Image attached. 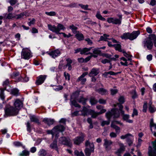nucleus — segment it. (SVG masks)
I'll list each match as a JSON object with an SVG mask.
<instances>
[{
	"mask_svg": "<svg viewBox=\"0 0 156 156\" xmlns=\"http://www.w3.org/2000/svg\"><path fill=\"white\" fill-rule=\"evenodd\" d=\"M64 75L65 77V79L69 80L70 79V75L68 73L65 72L64 73Z\"/></svg>",
	"mask_w": 156,
	"mask_h": 156,
	"instance_id": "nucleus-45",
	"label": "nucleus"
},
{
	"mask_svg": "<svg viewBox=\"0 0 156 156\" xmlns=\"http://www.w3.org/2000/svg\"><path fill=\"white\" fill-rule=\"evenodd\" d=\"M120 73V72L115 73L113 71H110L108 72V74L110 75H116Z\"/></svg>",
	"mask_w": 156,
	"mask_h": 156,
	"instance_id": "nucleus-54",
	"label": "nucleus"
},
{
	"mask_svg": "<svg viewBox=\"0 0 156 156\" xmlns=\"http://www.w3.org/2000/svg\"><path fill=\"white\" fill-rule=\"evenodd\" d=\"M118 101L120 104H123L125 101V99L124 98L123 96H120L119 97Z\"/></svg>",
	"mask_w": 156,
	"mask_h": 156,
	"instance_id": "nucleus-46",
	"label": "nucleus"
},
{
	"mask_svg": "<svg viewBox=\"0 0 156 156\" xmlns=\"http://www.w3.org/2000/svg\"><path fill=\"white\" fill-rule=\"evenodd\" d=\"M132 140H133V137L132 136V138L131 139H130L129 138V139H127V142L129 145V146H130L131 145L132 143Z\"/></svg>",
	"mask_w": 156,
	"mask_h": 156,
	"instance_id": "nucleus-61",
	"label": "nucleus"
},
{
	"mask_svg": "<svg viewBox=\"0 0 156 156\" xmlns=\"http://www.w3.org/2000/svg\"><path fill=\"white\" fill-rule=\"evenodd\" d=\"M84 136L83 135L81 136L76 137L73 140L74 143L76 145H79L84 140Z\"/></svg>",
	"mask_w": 156,
	"mask_h": 156,
	"instance_id": "nucleus-15",
	"label": "nucleus"
},
{
	"mask_svg": "<svg viewBox=\"0 0 156 156\" xmlns=\"http://www.w3.org/2000/svg\"><path fill=\"white\" fill-rule=\"evenodd\" d=\"M110 136L111 138H115L117 136V134L113 132L111 133L110 134Z\"/></svg>",
	"mask_w": 156,
	"mask_h": 156,
	"instance_id": "nucleus-60",
	"label": "nucleus"
},
{
	"mask_svg": "<svg viewBox=\"0 0 156 156\" xmlns=\"http://www.w3.org/2000/svg\"><path fill=\"white\" fill-rule=\"evenodd\" d=\"M120 138L122 139H126L127 140L128 138L129 139V138L130 139H131L132 138V136L130 134H127L125 135L122 136Z\"/></svg>",
	"mask_w": 156,
	"mask_h": 156,
	"instance_id": "nucleus-35",
	"label": "nucleus"
},
{
	"mask_svg": "<svg viewBox=\"0 0 156 156\" xmlns=\"http://www.w3.org/2000/svg\"><path fill=\"white\" fill-rule=\"evenodd\" d=\"M119 145L120 146V148L118 149L115 152V154L118 156H121L120 154L124 151L125 148V146L122 143H119Z\"/></svg>",
	"mask_w": 156,
	"mask_h": 156,
	"instance_id": "nucleus-16",
	"label": "nucleus"
},
{
	"mask_svg": "<svg viewBox=\"0 0 156 156\" xmlns=\"http://www.w3.org/2000/svg\"><path fill=\"white\" fill-rule=\"evenodd\" d=\"M32 56L30 50L27 48H23L21 52V58L28 59Z\"/></svg>",
	"mask_w": 156,
	"mask_h": 156,
	"instance_id": "nucleus-9",
	"label": "nucleus"
},
{
	"mask_svg": "<svg viewBox=\"0 0 156 156\" xmlns=\"http://www.w3.org/2000/svg\"><path fill=\"white\" fill-rule=\"evenodd\" d=\"M76 38L79 41L82 40H83L84 38V37L83 34L79 32L76 34Z\"/></svg>",
	"mask_w": 156,
	"mask_h": 156,
	"instance_id": "nucleus-28",
	"label": "nucleus"
},
{
	"mask_svg": "<svg viewBox=\"0 0 156 156\" xmlns=\"http://www.w3.org/2000/svg\"><path fill=\"white\" fill-rule=\"evenodd\" d=\"M109 37V35H106V34H104L103 36L101 37L100 40L107 41V40L109 39L108 38Z\"/></svg>",
	"mask_w": 156,
	"mask_h": 156,
	"instance_id": "nucleus-34",
	"label": "nucleus"
},
{
	"mask_svg": "<svg viewBox=\"0 0 156 156\" xmlns=\"http://www.w3.org/2000/svg\"><path fill=\"white\" fill-rule=\"evenodd\" d=\"M122 52L124 54V55L127 58V60L131 62L132 59L131 58V55L127 54L124 50H123Z\"/></svg>",
	"mask_w": 156,
	"mask_h": 156,
	"instance_id": "nucleus-37",
	"label": "nucleus"
},
{
	"mask_svg": "<svg viewBox=\"0 0 156 156\" xmlns=\"http://www.w3.org/2000/svg\"><path fill=\"white\" fill-rule=\"evenodd\" d=\"M60 143L70 147L71 145L70 139L68 137H62L59 139Z\"/></svg>",
	"mask_w": 156,
	"mask_h": 156,
	"instance_id": "nucleus-11",
	"label": "nucleus"
},
{
	"mask_svg": "<svg viewBox=\"0 0 156 156\" xmlns=\"http://www.w3.org/2000/svg\"><path fill=\"white\" fill-rule=\"evenodd\" d=\"M90 102L92 105H95L98 102L93 97H92L90 98Z\"/></svg>",
	"mask_w": 156,
	"mask_h": 156,
	"instance_id": "nucleus-43",
	"label": "nucleus"
},
{
	"mask_svg": "<svg viewBox=\"0 0 156 156\" xmlns=\"http://www.w3.org/2000/svg\"><path fill=\"white\" fill-rule=\"evenodd\" d=\"M150 126L151 127V130L152 133H153L152 128L153 127L154 129H156V124L154 123L153 119H152L151 120L150 122Z\"/></svg>",
	"mask_w": 156,
	"mask_h": 156,
	"instance_id": "nucleus-29",
	"label": "nucleus"
},
{
	"mask_svg": "<svg viewBox=\"0 0 156 156\" xmlns=\"http://www.w3.org/2000/svg\"><path fill=\"white\" fill-rule=\"evenodd\" d=\"M85 40L87 42V44L88 45H91L93 44L92 41L88 38H85Z\"/></svg>",
	"mask_w": 156,
	"mask_h": 156,
	"instance_id": "nucleus-48",
	"label": "nucleus"
},
{
	"mask_svg": "<svg viewBox=\"0 0 156 156\" xmlns=\"http://www.w3.org/2000/svg\"><path fill=\"white\" fill-rule=\"evenodd\" d=\"M109 123H110L109 121H102V122L101 123V125L102 126H103L105 125H108L109 124Z\"/></svg>",
	"mask_w": 156,
	"mask_h": 156,
	"instance_id": "nucleus-52",
	"label": "nucleus"
},
{
	"mask_svg": "<svg viewBox=\"0 0 156 156\" xmlns=\"http://www.w3.org/2000/svg\"><path fill=\"white\" fill-rule=\"evenodd\" d=\"M46 14L50 16H54L56 15V13L54 11L50 12H46Z\"/></svg>",
	"mask_w": 156,
	"mask_h": 156,
	"instance_id": "nucleus-50",
	"label": "nucleus"
},
{
	"mask_svg": "<svg viewBox=\"0 0 156 156\" xmlns=\"http://www.w3.org/2000/svg\"><path fill=\"white\" fill-rule=\"evenodd\" d=\"M92 50L93 54H99L101 52L99 50V48H94Z\"/></svg>",
	"mask_w": 156,
	"mask_h": 156,
	"instance_id": "nucleus-44",
	"label": "nucleus"
},
{
	"mask_svg": "<svg viewBox=\"0 0 156 156\" xmlns=\"http://www.w3.org/2000/svg\"><path fill=\"white\" fill-rule=\"evenodd\" d=\"M30 119L31 122L38 123V119L34 115H30Z\"/></svg>",
	"mask_w": 156,
	"mask_h": 156,
	"instance_id": "nucleus-31",
	"label": "nucleus"
},
{
	"mask_svg": "<svg viewBox=\"0 0 156 156\" xmlns=\"http://www.w3.org/2000/svg\"><path fill=\"white\" fill-rule=\"evenodd\" d=\"M152 147H149L148 154L149 156H156V140L152 143Z\"/></svg>",
	"mask_w": 156,
	"mask_h": 156,
	"instance_id": "nucleus-10",
	"label": "nucleus"
},
{
	"mask_svg": "<svg viewBox=\"0 0 156 156\" xmlns=\"http://www.w3.org/2000/svg\"><path fill=\"white\" fill-rule=\"evenodd\" d=\"M103 146L107 151H109L111 149V145L112 144V142L110 140L105 139L104 140Z\"/></svg>",
	"mask_w": 156,
	"mask_h": 156,
	"instance_id": "nucleus-14",
	"label": "nucleus"
},
{
	"mask_svg": "<svg viewBox=\"0 0 156 156\" xmlns=\"http://www.w3.org/2000/svg\"><path fill=\"white\" fill-rule=\"evenodd\" d=\"M29 16V15L26 12H23L20 14L16 15V19H17L26 17Z\"/></svg>",
	"mask_w": 156,
	"mask_h": 156,
	"instance_id": "nucleus-24",
	"label": "nucleus"
},
{
	"mask_svg": "<svg viewBox=\"0 0 156 156\" xmlns=\"http://www.w3.org/2000/svg\"><path fill=\"white\" fill-rule=\"evenodd\" d=\"M140 33L139 31H133L132 33L130 34L129 37V39L130 40H133L138 37Z\"/></svg>",
	"mask_w": 156,
	"mask_h": 156,
	"instance_id": "nucleus-20",
	"label": "nucleus"
},
{
	"mask_svg": "<svg viewBox=\"0 0 156 156\" xmlns=\"http://www.w3.org/2000/svg\"><path fill=\"white\" fill-rule=\"evenodd\" d=\"M143 112H146L147 108V103L146 102H145L143 106Z\"/></svg>",
	"mask_w": 156,
	"mask_h": 156,
	"instance_id": "nucleus-53",
	"label": "nucleus"
},
{
	"mask_svg": "<svg viewBox=\"0 0 156 156\" xmlns=\"http://www.w3.org/2000/svg\"><path fill=\"white\" fill-rule=\"evenodd\" d=\"M27 130L28 131L30 132L31 131L30 126L29 122H27Z\"/></svg>",
	"mask_w": 156,
	"mask_h": 156,
	"instance_id": "nucleus-58",
	"label": "nucleus"
},
{
	"mask_svg": "<svg viewBox=\"0 0 156 156\" xmlns=\"http://www.w3.org/2000/svg\"><path fill=\"white\" fill-rule=\"evenodd\" d=\"M4 90L3 89H1V92L0 94V98L2 100H3L4 99L5 96L3 93V91Z\"/></svg>",
	"mask_w": 156,
	"mask_h": 156,
	"instance_id": "nucleus-49",
	"label": "nucleus"
},
{
	"mask_svg": "<svg viewBox=\"0 0 156 156\" xmlns=\"http://www.w3.org/2000/svg\"><path fill=\"white\" fill-rule=\"evenodd\" d=\"M47 53L53 58H55L59 56L61 54V52L58 49L52 51L50 52H47Z\"/></svg>",
	"mask_w": 156,
	"mask_h": 156,
	"instance_id": "nucleus-12",
	"label": "nucleus"
},
{
	"mask_svg": "<svg viewBox=\"0 0 156 156\" xmlns=\"http://www.w3.org/2000/svg\"><path fill=\"white\" fill-rule=\"evenodd\" d=\"M79 94L78 92H76L73 93L71 96L70 99V105L72 107L74 106L75 107H78L80 108V106L78 105L77 103L75 100L77 99V98Z\"/></svg>",
	"mask_w": 156,
	"mask_h": 156,
	"instance_id": "nucleus-8",
	"label": "nucleus"
},
{
	"mask_svg": "<svg viewBox=\"0 0 156 156\" xmlns=\"http://www.w3.org/2000/svg\"><path fill=\"white\" fill-rule=\"evenodd\" d=\"M65 129V128L62 125L57 126L54 127L51 130H48L47 132L48 134H51L52 138L55 135V138L56 140L59 135L58 134L59 132H63Z\"/></svg>",
	"mask_w": 156,
	"mask_h": 156,
	"instance_id": "nucleus-5",
	"label": "nucleus"
},
{
	"mask_svg": "<svg viewBox=\"0 0 156 156\" xmlns=\"http://www.w3.org/2000/svg\"><path fill=\"white\" fill-rule=\"evenodd\" d=\"M88 74V73L87 72L84 73L80 76L78 77L77 80V81L78 82L81 81V83L82 84H84L86 81V78H84V77Z\"/></svg>",
	"mask_w": 156,
	"mask_h": 156,
	"instance_id": "nucleus-19",
	"label": "nucleus"
},
{
	"mask_svg": "<svg viewBox=\"0 0 156 156\" xmlns=\"http://www.w3.org/2000/svg\"><path fill=\"white\" fill-rule=\"evenodd\" d=\"M29 154V152L28 151L25 150L22 151V152L20 153V156H27Z\"/></svg>",
	"mask_w": 156,
	"mask_h": 156,
	"instance_id": "nucleus-39",
	"label": "nucleus"
},
{
	"mask_svg": "<svg viewBox=\"0 0 156 156\" xmlns=\"http://www.w3.org/2000/svg\"><path fill=\"white\" fill-rule=\"evenodd\" d=\"M114 46L115 47V49L118 50L120 52H122L123 50H122L121 48V46L120 44H114Z\"/></svg>",
	"mask_w": 156,
	"mask_h": 156,
	"instance_id": "nucleus-36",
	"label": "nucleus"
},
{
	"mask_svg": "<svg viewBox=\"0 0 156 156\" xmlns=\"http://www.w3.org/2000/svg\"><path fill=\"white\" fill-rule=\"evenodd\" d=\"M14 145L17 147H19L21 146L22 144H21L19 142H15L13 143Z\"/></svg>",
	"mask_w": 156,
	"mask_h": 156,
	"instance_id": "nucleus-64",
	"label": "nucleus"
},
{
	"mask_svg": "<svg viewBox=\"0 0 156 156\" xmlns=\"http://www.w3.org/2000/svg\"><path fill=\"white\" fill-rule=\"evenodd\" d=\"M43 121L45 123L47 124L49 126L52 125L55 122L54 119H49L47 118H44L43 119Z\"/></svg>",
	"mask_w": 156,
	"mask_h": 156,
	"instance_id": "nucleus-21",
	"label": "nucleus"
},
{
	"mask_svg": "<svg viewBox=\"0 0 156 156\" xmlns=\"http://www.w3.org/2000/svg\"><path fill=\"white\" fill-rule=\"evenodd\" d=\"M138 115L137 111L135 109L133 110V113L132 115V116L133 117L135 116H136Z\"/></svg>",
	"mask_w": 156,
	"mask_h": 156,
	"instance_id": "nucleus-55",
	"label": "nucleus"
},
{
	"mask_svg": "<svg viewBox=\"0 0 156 156\" xmlns=\"http://www.w3.org/2000/svg\"><path fill=\"white\" fill-rule=\"evenodd\" d=\"M79 5L82 8L85 10H87L88 9V5H83L82 4H80Z\"/></svg>",
	"mask_w": 156,
	"mask_h": 156,
	"instance_id": "nucleus-57",
	"label": "nucleus"
},
{
	"mask_svg": "<svg viewBox=\"0 0 156 156\" xmlns=\"http://www.w3.org/2000/svg\"><path fill=\"white\" fill-rule=\"evenodd\" d=\"M48 29L52 32L55 33L57 34H62L64 37L68 38L71 36V35L70 34L67 35L64 33L59 32L61 30H64L66 29L64 26L61 24H58L57 27L55 25L48 24Z\"/></svg>",
	"mask_w": 156,
	"mask_h": 156,
	"instance_id": "nucleus-4",
	"label": "nucleus"
},
{
	"mask_svg": "<svg viewBox=\"0 0 156 156\" xmlns=\"http://www.w3.org/2000/svg\"><path fill=\"white\" fill-rule=\"evenodd\" d=\"M46 76L45 75H40L37 77L36 83L37 85H39L42 84L46 79Z\"/></svg>",
	"mask_w": 156,
	"mask_h": 156,
	"instance_id": "nucleus-17",
	"label": "nucleus"
},
{
	"mask_svg": "<svg viewBox=\"0 0 156 156\" xmlns=\"http://www.w3.org/2000/svg\"><path fill=\"white\" fill-rule=\"evenodd\" d=\"M14 105L15 108L10 107L5 110V114L4 115L5 117L16 115L19 110L23 107V103L20 100L17 99L15 101Z\"/></svg>",
	"mask_w": 156,
	"mask_h": 156,
	"instance_id": "nucleus-2",
	"label": "nucleus"
},
{
	"mask_svg": "<svg viewBox=\"0 0 156 156\" xmlns=\"http://www.w3.org/2000/svg\"><path fill=\"white\" fill-rule=\"evenodd\" d=\"M89 107L88 106L86 107H84L82 110L81 111V115L85 116L90 114L91 115L92 118H95L98 115L104 113L106 111V110L104 109L103 107L101 105H98L96 107L97 109L100 110L99 112H96L93 110L88 109Z\"/></svg>",
	"mask_w": 156,
	"mask_h": 156,
	"instance_id": "nucleus-3",
	"label": "nucleus"
},
{
	"mask_svg": "<svg viewBox=\"0 0 156 156\" xmlns=\"http://www.w3.org/2000/svg\"><path fill=\"white\" fill-rule=\"evenodd\" d=\"M119 18L116 17H109L107 19V21L109 23H112V24L120 25L121 24L122 20V15H118Z\"/></svg>",
	"mask_w": 156,
	"mask_h": 156,
	"instance_id": "nucleus-6",
	"label": "nucleus"
},
{
	"mask_svg": "<svg viewBox=\"0 0 156 156\" xmlns=\"http://www.w3.org/2000/svg\"><path fill=\"white\" fill-rule=\"evenodd\" d=\"M4 17L8 19H11L13 18H16V16L13 15L12 13H9L8 14H4Z\"/></svg>",
	"mask_w": 156,
	"mask_h": 156,
	"instance_id": "nucleus-26",
	"label": "nucleus"
},
{
	"mask_svg": "<svg viewBox=\"0 0 156 156\" xmlns=\"http://www.w3.org/2000/svg\"><path fill=\"white\" fill-rule=\"evenodd\" d=\"M86 100L83 97L78 100L79 102L82 103L83 105H85L86 104Z\"/></svg>",
	"mask_w": 156,
	"mask_h": 156,
	"instance_id": "nucleus-47",
	"label": "nucleus"
},
{
	"mask_svg": "<svg viewBox=\"0 0 156 156\" xmlns=\"http://www.w3.org/2000/svg\"><path fill=\"white\" fill-rule=\"evenodd\" d=\"M96 17H97V19H98L104 21L105 20V19L104 17H103L101 15L100 12L99 11H98L96 14Z\"/></svg>",
	"mask_w": 156,
	"mask_h": 156,
	"instance_id": "nucleus-27",
	"label": "nucleus"
},
{
	"mask_svg": "<svg viewBox=\"0 0 156 156\" xmlns=\"http://www.w3.org/2000/svg\"><path fill=\"white\" fill-rule=\"evenodd\" d=\"M86 147L85 150V153L86 156H90L92 152L94 151V145L93 143H90L87 141L86 142Z\"/></svg>",
	"mask_w": 156,
	"mask_h": 156,
	"instance_id": "nucleus-7",
	"label": "nucleus"
},
{
	"mask_svg": "<svg viewBox=\"0 0 156 156\" xmlns=\"http://www.w3.org/2000/svg\"><path fill=\"white\" fill-rule=\"evenodd\" d=\"M92 48V47H90L89 48H84L81 49L80 51V54H85L86 55L92 54V53L89 52V51H90Z\"/></svg>",
	"mask_w": 156,
	"mask_h": 156,
	"instance_id": "nucleus-23",
	"label": "nucleus"
},
{
	"mask_svg": "<svg viewBox=\"0 0 156 156\" xmlns=\"http://www.w3.org/2000/svg\"><path fill=\"white\" fill-rule=\"evenodd\" d=\"M66 61L67 62V64L66 65V67H68V69L69 70H70L72 69V67L71 65V63L72 62V60L70 58H67L66 59Z\"/></svg>",
	"mask_w": 156,
	"mask_h": 156,
	"instance_id": "nucleus-25",
	"label": "nucleus"
},
{
	"mask_svg": "<svg viewBox=\"0 0 156 156\" xmlns=\"http://www.w3.org/2000/svg\"><path fill=\"white\" fill-rule=\"evenodd\" d=\"M149 111L151 113L154 112L156 110L155 108L151 106H149Z\"/></svg>",
	"mask_w": 156,
	"mask_h": 156,
	"instance_id": "nucleus-59",
	"label": "nucleus"
},
{
	"mask_svg": "<svg viewBox=\"0 0 156 156\" xmlns=\"http://www.w3.org/2000/svg\"><path fill=\"white\" fill-rule=\"evenodd\" d=\"M99 73V70L98 69L93 68L89 74V76L90 77H94L97 75Z\"/></svg>",
	"mask_w": 156,
	"mask_h": 156,
	"instance_id": "nucleus-18",
	"label": "nucleus"
},
{
	"mask_svg": "<svg viewBox=\"0 0 156 156\" xmlns=\"http://www.w3.org/2000/svg\"><path fill=\"white\" fill-rule=\"evenodd\" d=\"M130 33H125L122 35L121 37L122 39H129Z\"/></svg>",
	"mask_w": 156,
	"mask_h": 156,
	"instance_id": "nucleus-32",
	"label": "nucleus"
},
{
	"mask_svg": "<svg viewBox=\"0 0 156 156\" xmlns=\"http://www.w3.org/2000/svg\"><path fill=\"white\" fill-rule=\"evenodd\" d=\"M101 104H105L106 103V101L103 99H101L98 101Z\"/></svg>",
	"mask_w": 156,
	"mask_h": 156,
	"instance_id": "nucleus-62",
	"label": "nucleus"
},
{
	"mask_svg": "<svg viewBox=\"0 0 156 156\" xmlns=\"http://www.w3.org/2000/svg\"><path fill=\"white\" fill-rule=\"evenodd\" d=\"M76 156H84V154L82 151L79 152L76 150L74 152Z\"/></svg>",
	"mask_w": 156,
	"mask_h": 156,
	"instance_id": "nucleus-41",
	"label": "nucleus"
},
{
	"mask_svg": "<svg viewBox=\"0 0 156 156\" xmlns=\"http://www.w3.org/2000/svg\"><path fill=\"white\" fill-rule=\"evenodd\" d=\"M11 93L13 95L17 96L19 94V90L17 89H13L11 91Z\"/></svg>",
	"mask_w": 156,
	"mask_h": 156,
	"instance_id": "nucleus-38",
	"label": "nucleus"
},
{
	"mask_svg": "<svg viewBox=\"0 0 156 156\" xmlns=\"http://www.w3.org/2000/svg\"><path fill=\"white\" fill-rule=\"evenodd\" d=\"M122 61L120 62L121 64L124 66H127L129 64H131V62L129 61L124 57H122L120 58Z\"/></svg>",
	"mask_w": 156,
	"mask_h": 156,
	"instance_id": "nucleus-22",
	"label": "nucleus"
},
{
	"mask_svg": "<svg viewBox=\"0 0 156 156\" xmlns=\"http://www.w3.org/2000/svg\"><path fill=\"white\" fill-rule=\"evenodd\" d=\"M110 62V61L108 59H104L102 60L101 61V62L103 64H106V63H109Z\"/></svg>",
	"mask_w": 156,
	"mask_h": 156,
	"instance_id": "nucleus-63",
	"label": "nucleus"
},
{
	"mask_svg": "<svg viewBox=\"0 0 156 156\" xmlns=\"http://www.w3.org/2000/svg\"><path fill=\"white\" fill-rule=\"evenodd\" d=\"M46 151L44 149H41L38 152L39 156H45L46 154Z\"/></svg>",
	"mask_w": 156,
	"mask_h": 156,
	"instance_id": "nucleus-33",
	"label": "nucleus"
},
{
	"mask_svg": "<svg viewBox=\"0 0 156 156\" xmlns=\"http://www.w3.org/2000/svg\"><path fill=\"white\" fill-rule=\"evenodd\" d=\"M117 105L119 108V109L115 108H113L111 112H109L106 113V115L107 118L109 119L112 116H113L114 118H118L119 116L120 113H121L123 115L122 118L124 120L129 123H132L133 122V121L129 119V115L124 114V111L122 110L123 108L122 105L119 103L117 104Z\"/></svg>",
	"mask_w": 156,
	"mask_h": 156,
	"instance_id": "nucleus-1",
	"label": "nucleus"
},
{
	"mask_svg": "<svg viewBox=\"0 0 156 156\" xmlns=\"http://www.w3.org/2000/svg\"><path fill=\"white\" fill-rule=\"evenodd\" d=\"M111 94L114 95L115 94L118 92V90L116 89H111L110 90Z\"/></svg>",
	"mask_w": 156,
	"mask_h": 156,
	"instance_id": "nucleus-56",
	"label": "nucleus"
},
{
	"mask_svg": "<svg viewBox=\"0 0 156 156\" xmlns=\"http://www.w3.org/2000/svg\"><path fill=\"white\" fill-rule=\"evenodd\" d=\"M144 46L146 47L149 49H151L153 46V43L150 38H148L145 39L143 42Z\"/></svg>",
	"mask_w": 156,
	"mask_h": 156,
	"instance_id": "nucleus-13",
	"label": "nucleus"
},
{
	"mask_svg": "<svg viewBox=\"0 0 156 156\" xmlns=\"http://www.w3.org/2000/svg\"><path fill=\"white\" fill-rule=\"evenodd\" d=\"M62 86H56L54 88V89L56 91H58L62 90Z\"/></svg>",
	"mask_w": 156,
	"mask_h": 156,
	"instance_id": "nucleus-51",
	"label": "nucleus"
},
{
	"mask_svg": "<svg viewBox=\"0 0 156 156\" xmlns=\"http://www.w3.org/2000/svg\"><path fill=\"white\" fill-rule=\"evenodd\" d=\"M50 147L52 148L55 149L57 151L56 141H54L53 143L50 145Z\"/></svg>",
	"mask_w": 156,
	"mask_h": 156,
	"instance_id": "nucleus-40",
	"label": "nucleus"
},
{
	"mask_svg": "<svg viewBox=\"0 0 156 156\" xmlns=\"http://www.w3.org/2000/svg\"><path fill=\"white\" fill-rule=\"evenodd\" d=\"M98 92L99 93L102 95L107 94L108 93L107 91L102 88H100L98 90Z\"/></svg>",
	"mask_w": 156,
	"mask_h": 156,
	"instance_id": "nucleus-30",
	"label": "nucleus"
},
{
	"mask_svg": "<svg viewBox=\"0 0 156 156\" xmlns=\"http://www.w3.org/2000/svg\"><path fill=\"white\" fill-rule=\"evenodd\" d=\"M69 28L71 29L74 33H75L77 29V27L73 25H72L69 26Z\"/></svg>",
	"mask_w": 156,
	"mask_h": 156,
	"instance_id": "nucleus-42",
	"label": "nucleus"
}]
</instances>
